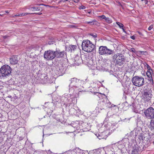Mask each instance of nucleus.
I'll return each mask as SVG.
<instances>
[{"label":"nucleus","mask_w":154,"mask_h":154,"mask_svg":"<svg viewBox=\"0 0 154 154\" xmlns=\"http://www.w3.org/2000/svg\"><path fill=\"white\" fill-rule=\"evenodd\" d=\"M139 138L140 140H144L145 137L142 134H141L140 135Z\"/></svg>","instance_id":"obj_31"},{"label":"nucleus","mask_w":154,"mask_h":154,"mask_svg":"<svg viewBox=\"0 0 154 154\" xmlns=\"http://www.w3.org/2000/svg\"><path fill=\"white\" fill-rule=\"evenodd\" d=\"M130 51L134 53V54H136L137 55H138V54H144V53H146V51L144 52L140 51H136L135 49L133 48H131Z\"/></svg>","instance_id":"obj_22"},{"label":"nucleus","mask_w":154,"mask_h":154,"mask_svg":"<svg viewBox=\"0 0 154 154\" xmlns=\"http://www.w3.org/2000/svg\"><path fill=\"white\" fill-rule=\"evenodd\" d=\"M75 3H77L80 0H72Z\"/></svg>","instance_id":"obj_42"},{"label":"nucleus","mask_w":154,"mask_h":154,"mask_svg":"<svg viewBox=\"0 0 154 154\" xmlns=\"http://www.w3.org/2000/svg\"><path fill=\"white\" fill-rule=\"evenodd\" d=\"M11 68L7 65H3L0 68V78H5L9 76L11 73Z\"/></svg>","instance_id":"obj_4"},{"label":"nucleus","mask_w":154,"mask_h":154,"mask_svg":"<svg viewBox=\"0 0 154 154\" xmlns=\"http://www.w3.org/2000/svg\"><path fill=\"white\" fill-rule=\"evenodd\" d=\"M144 114L146 118L151 119L154 118V109L149 107L144 112Z\"/></svg>","instance_id":"obj_13"},{"label":"nucleus","mask_w":154,"mask_h":154,"mask_svg":"<svg viewBox=\"0 0 154 154\" xmlns=\"http://www.w3.org/2000/svg\"><path fill=\"white\" fill-rule=\"evenodd\" d=\"M149 126L151 130H154V120H151V121Z\"/></svg>","instance_id":"obj_25"},{"label":"nucleus","mask_w":154,"mask_h":154,"mask_svg":"<svg viewBox=\"0 0 154 154\" xmlns=\"http://www.w3.org/2000/svg\"><path fill=\"white\" fill-rule=\"evenodd\" d=\"M131 38L133 40H134L135 39V37L134 35H133L131 36Z\"/></svg>","instance_id":"obj_39"},{"label":"nucleus","mask_w":154,"mask_h":154,"mask_svg":"<svg viewBox=\"0 0 154 154\" xmlns=\"http://www.w3.org/2000/svg\"><path fill=\"white\" fill-rule=\"evenodd\" d=\"M0 16H3V14H0Z\"/></svg>","instance_id":"obj_47"},{"label":"nucleus","mask_w":154,"mask_h":154,"mask_svg":"<svg viewBox=\"0 0 154 154\" xmlns=\"http://www.w3.org/2000/svg\"><path fill=\"white\" fill-rule=\"evenodd\" d=\"M103 133H105V131H104Z\"/></svg>","instance_id":"obj_49"},{"label":"nucleus","mask_w":154,"mask_h":154,"mask_svg":"<svg viewBox=\"0 0 154 154\" xmlns=\"http://www.w3.org/2000/svg\"><path fill=\"white\" fill-rule=\"evenodd\" d=\"M48 103H49V102H47V103H45V104L46 105V104H48ZM49 104H50V105H51L52 104V103H49Z\"/></svg>","instance_id":"obj_45"},{"label":"nucleus","mask_w":154,"mask_h":154,"mask_svg":"<svg viewBox=\"0 0 154 154\" xmlns=\"http://www.w3.org/2000/svg\"><path fill=\"white\" fill-rule=\"evenodd\" d=\"M70 94H64L61 98L60 103L62 106L65 105V106L73 103L75 104L77 102L76 97L78 94L75 92L71 93Z\"/></svg>","instance_id":"obj_1"},{"label":"nucleus","mask_w":154,"mask_h":154,"mask_svg":"<svg viewBox=\"0 0 154 154\" xmlns=\"http://www.w3.org/2000/svg\"><path fill=\"white\" fill-rule=\"evenodd\" d=\"M122 30H123V31L124 32H125V29L123 27L122 28Z\"/></svg>","instance_id":"obj_44"},{"label":"nucleus","mask_w":154,"mask_h":154,"mask_svg":"<svg viewBox=\"0 0 154 154\" xmlns=\"http://www.w3.org/2000/svg\"><path fill=\"white\" fill-rule=\"evenodd\" d=\"M86 23L87 24H90L91 25H95L97 26H98L99 24L98 23L96 20H94L91 21L86 22Z\"/></svg>","instance_id":"obj_23"},{"label":"nucleus","mask_w":154,"mask_h":154,"mask_svg":"<svg viewBox=\"0 0 154 154\" xmlns=\"http://www.w3.org/2000/svg\"><path fill=\"white\" fill-rule=\"evenodd\" d=\"M98 105V106L96 108L95 111L96 110V111H97V110H98V112H99V108L102 110L112 106L111 103L105 95H104V97L100 99Z\"/></svg>","instance_id":"obj_3"},{"label":"nucleus","mask_w":154,"mask_h":154,"mask_svg":"<svg viewBox=\"0 0 154 154\" xmlns=\"http://www.w3.org/2000/svg\"><path fill=\"white\" fill-rule=\"evenodd\" d=\"M105 20L107 23H111L112 22V20L109 17H106Z\"/></svg>","instance_id":"obj_28"},{"label":"nucleus","mask_w":154,"mask_h":154,"mask_svg":"<svg viewBox=\"0 0 154 154\" xmlns=\"http://www.w3.org/2000/svg\"><path fill=\"white\" fill-rule=\"evenodd\" d=\"M108 61V60L106 58L100 60L99 63L97 64V69L100 70H105V68L108 66L107 63Z\"/></svg>","instance_id":"obj_9"},{"label":"nucleus","mask_w":154,"mask_h":154,"mask_svg":"<svg viewBox=\"0 0 154 154\" xmlns=\"http://www.w3.org/2000/svg\"><path fill=\"white\" fill-rule=\"evenodd\" d=\"M98 136H97V137L99 139H102V138H103V137H100V134L99 135V134H98Z\"/></svg>","instance_id":"obj_41"},{"label":"nucleus","mask_w":154,"mask_h":154,"mask_svg":"<svg viewBox=\"0 0 154 154\" xmlns=\"http://www.w3.org/2000/svg\"><path fill=\"white\" fill-rule=\"evenodd\" d=\"M94 154H100V152L99 151H97L95 152Z\"/></svg>","instance_id":"obj_40"},{"label":"nucleus","mask_w":154,"mask_h":154,"mask_svg":"<svg viewBox=\"0 0 154 154\" xmlns=\"http://www.w3.org/2000/svg\"><path fill=\"white\" fill-rule=\"evenodd\" d=\"M126 119H125V120H124V121H125V120Z\"/></svg>","instance_id":"obj_50"},{"label":"nucleus","mask_w":154,"mask_h":154,"mask_svg":"<svg viewBox=\"0 0 154 154\" xmlns=\"http://www.w3.org/2000/svg\"><path fill=\"white\" fill-rule=\"evenodd\" d=\"M82 46V50L87 52H91L94 48V45L88 40H83Z\"/></svg>","instance_id":"obj_5"},{"label":"nucleus","mask_w":154,"mask_h":154,"mask_svg":"<svg viewBox=\"0 0 154 154\" xmlns=\"http://www.w3.org/2000/svg\"><path fill=\"white\" fill-rule=\"evenodd\" d=\"M57 71L58 72H57V74H58V75H62L65 72L64 69L62 66H61L57 68Z\"/></svg>","instance_id":"obj_20"},{"label":"nucleus","mask_w":154,"mask_h":154,"mask_svg":"<svg viewBox=\"0 0 154 154\" xmlns=\"http://www.w3.org/2000/svg\"><path fill=\"white\" fill-rule=\"evenodd\" d=\"M132 83L136 86L140 87L144 84V79L141 76H135L132 78Z\"/></svg>","instance_id":"obj_8"},{"label":"nucleus","mask_w":154,"mask_h":154,"mask_svg":"<svg viewBox=\"0 0 154 154\" xmlns=\"http://www.w3.org/2000/svg\"><path fill=\"white\" fill-rule=\"evenodd\" d=\"M29 14L26 13H21V14H19L18 15H14L13 16V17H22L23 16L25 15Z\"/></svg>","instance_id":"obj_26"},{"label":"nucleus","mask_w":154,"mask_h":154,"mask_svg":"<svg viewBox=\"0 0 154 154\" xmlns=\"http://www.w3.org/2000/svg\"><path fill=\"white\" fill-rule=\"evenodd\" d=\"M103 125H104V127H102L103 125L101 124L99 125L100 126H101V130H103L104 128V131L105 130V131L108 130H111V131H112L111 129L113 128V125L111 123L108 122V117H106L105 118L103 122Z\"/></svg>","instance_id":"obj_11"},{"label":"nucleus","mask_w":154,"mask_h":154,"mask_svg":"<svg viewBox=\"0 0 154 154\" xmlns=\"http://www.w3.org/2000/svg\"><path fill=\"white\" fill-rule=\"evenodd\" d=\"M121 80H119V81H120Z\"/></svg>","instance_id":"obj_54"},{"label":"nucleus","mask_w":154,"mask_h":154,"mask_svg":"<svg viewBox=\"0 0 154 154\" xmlns=\"http://www.w3.org/2000/svg\"><path fill=\"white\" fill-rule=\"evenodd\" d=\"M55 57L57 58H61L63 57L65 54V51H55Z\"/></svg>","instance_id":"obj_18"},{"label":"nucleus","mask_w":154,"mask_h":154,"mask_svg":"<svg viewBox=\"0 0 154 154\" xmlns=\"http://www.w3.org/2000/svg\"><path fill=\"white\" fill-rule=\"evenodd\" d=\"M152 94L148 90L145 91L143 94L142 99L145 102H148L152 97Z\"/></svg>","instance_id":"obj_14"},{"label":"nucleus","mask_w":154,"mask_h":154,"mask_svg":"<svg viewBox=\"0 0 154 154\" xmlns=\"http://www.w3.org/2000/svg\"><path fill=\"white\" fill-rule=\"evenodd\" d=\"M98 17L100 18V19H105H105L106 18V16L104 15H103L100 16H98Z\"/></svg>","instance_id":"obj_34"},{"label":"nucleus","mask_w":154,"mask_h":154,"mask_svg":"<svg viewBox=\"0 0 154 154\" xmlns=\"http://www.w3.org/2000/svg\"><path fill=\"white\" fill-rule=\"evenodd\" d=\"M153 28V25H151L148 28V30L149 31H150Z\"/></svg>","instance_id":"obj_36"},{"label":"nucleus","mask_w":154,"mask_h":154,"mask_svg":"<svg viewBox=\"0 0 154 154\" xmlns=\"http://www.w3.org/2000/svg\"><path fill=\"white\" fill-rule=\"evenodd\" d=\"M77 47L76 45H70L69 47V51L71 52H73L76 49Z\"/></svg>","instance_id":"obj_24"},{"label":"nucleus","mask_w":154,"mask_h":154,"mask_svg":"<svg viewBox=\"0 0 154 154\" xmlns=\"http://www.w3.org/2000/svg\"><path fill=\"white\" fill-rule=\"evenodd\" d=\"M121 142V143H123V141H122Z\"/></svg>","instance_id":"obj_51"},{"label":"nucleus","mask_w":154,"mask_h":154,"mask_svg":"<svg viewBox=\"0 0 154 154\" xmlns=\"http://www.w3.org/2000/svg\"><path fill=\"white\" fill-rule=\"evenodd\" d=\"M86 64L88 67L90 68L91 69H94L96 67V66H94L93 65V62L92 60H89L88 61L86 62Z\"/></svg>","instance_id":"obj_19"},{"label":"nucleus","mask_w":154,"mask_h":154,"mask_svg":"<svg viewBox=\"0 0 154 154\" xmlns=\"http://www.w3.org/2000/svg\"><path fill=\"white\" fill-rule=\"evenodd\" d=\"M125 146V145H120L119 146V148H122V147H124Z\"/></svg>","instance_id":"obj_38"},{"label":"nucleus","mask_w":154,"mask_h":154,"mask_svg":"<svg viewBox=\"0 0 154 154\" xmlns=\"http://www.w3.org/2000/svg\"><path fill=\"white\" fill-rule=\"evenodd\" d=\"M55 51L49 50L45 51L44 54V58L48 60H52L55 57Z\"/></svg>","instance_id":"obj_10"},{"label":"nucleus","mask_w":154,"mask_h":154,"mask_svg":"<svg viewBox=\"0 0 154 154\" xmlns=\"http://www.w3.org/2000/svg\"><path fill=\"white\" fill-rule=\"evenodd\" d=\"M153 143L154 144V141L153 142Z\"/></svg>","instance_id":"obj_53"},{"label":"nucleus","mask_w":154,"mask_h":154,"mask_svg":"<svg viewBox=\"0 0 154 154\" xmlns=\"http://www.w3.org/2000/svg\"><path fill=\"white\" fill-rule=\"evenodd\" d=\"M5 12L7 13H9V11H6Z\"/></svg>","instance_id":"obj_46"},{"label":"nucleus","mask_w":154,"mask_h":154,"mask_svg":"<svg viewBox=\"0 0 154 154\" xmlns=\"http://www.w3.org/2000/svg\"><path fill=\"white\" fill-rule=\"evenodd\" d=\"M137 32H138V33H139V35H143V34H142V33L140 32L139 31H138Z\"/></svg>","instance_id":"obj_43"},{"label":"nucleus","mask_w":154,"mask_h":154,"mask_svg":"<svg viewBox=\"0 0 154 154\" xmlns=\"http://www.w3.org/2000/svg\"><path fill=\"white\" fill-rule=\"evenodd\" d=\"M142 1H143V0H141Z\"/></svg>","instance_id":"obj_56"},{"label":"nucleus","mask_w":154,"mask_h":154,"mask_svg":"<svg viewBox=\"0 0 154 154\" xmlns=\"http://www.w3.org/2000/svg\"><path fill=\"white\" fill-rule=\"evenodd\" d=\"M91 35L94 37H97V34H91Z\"/></svg>","instance_id":"obj_37"},{"label":"nucleus","mask_w":154,"mask_h":154,"mask_svg":"<svg viewBox=\"0 0 154 154\" xmlns=\"http://www.w3.org/2000/svg\"><path fill=\"white\" fill-rule=\"evenodd\" d=\"M4 38H6V36H4Z\"/></svg>","instance_id":"obj_48"},{"label":"nucleus","mask_w":154,"mask_h":154,"mask_svg":"<svg viewBox=\"0 0 154 154\" xmlns=\"http://www.w3.org/2000/svg\"><path fill=\"white\" fill-rule=\"evenodd\" d=\"M116 23L117 24V25L119 26L120 28H122L124 27V26L123 24L119 22H117Z\"/></svg>","instance_id":"obj_32"},{"label":"nucleus","mask_w":154,"mask_h":154,"mask_svg":"<svg viewBox=\"0 0 154 154\" xmlns=\"http://www.w3.org/2000/svg\"><path fill=\"white\" fill-rule=\"evenodd\" d=\"M113 60L118 65L121 66L125 62L124 55L120 53H117L113 56Z\"/></svg>","instance_id":"obj_6"},{"label":"nucleus","mask_w":154,"mask_h":154,"mask_svg":"<svg viewBox=\"0 0 154 154\" xmlns=\"http://www.w3.org/2000/svg\"><path fill=\"white\" fill-rule=\"evenodd\" d=\"M66 154H87V152L83 150L78 149L75 151H69L65 153Z\"/></svg>","instance_id":"obj_15"},{"label":"nucleus","mask_w":154,"mask_h":154,"mask_svg":"<svg viewBox=\"0 0 154 154\" xmlns=\"http://www.w3.org/2000/svg\"><path fill=\"white\" fill-rule=\"evenodd\" d=\"M70 83L69 85V92H75V94H78L83 88L81 85L82 81L75 78H73L70 80Z\"/></svg>","instance_id":"obj_2"},{"label":"nucleus","mask_w":154,"mask_h":154,"mask_svg":"<svg viewBox=\"0 0 154 154\" xmlns=\"http://www.w3.org/2000/svg\"><path fill=\"white\" fill-rule=\"evenodd\" d=\"M98 52L101 55L109 56L112 54L113 51L108 48L106 46H102L99 47Z\"/></svg>","instance_id":"obj_7"},{"label":"nucleus","mask_w":154,"mask_h":154,"mask_svg":"<svg viewBox=\"0 0 154 154\" xmlns=\"http://www.w3.org/2000/svg\"><path fill=\"white\" fill-rule=\"evenodd\" d=\"M144 66L147 69H148V70H151L152 71V69L151 68V67L149 66L148 64L146 63H145L144 64Z\"/></svg>","instance_id":"obj_27"},{"label":"nucleus","mask_w":154,"mask_h":154,"mask_svg":"<svg viewBox=\"0 0 154 154\" xmlns=\"http://www.w3.org/2000/svg\"><path fill=\"white\" fill-rule=\"evenodd\" d=\"M71 1L70 0H61L58 2V3L59 4L61 2H70Z\"/></svg>","instance_id":"obj_33"},{"label":"nucleus","mask_w":154,"mask_h":154,"mask_svg":"<svg viewBox=\"0 0 154 154\" xmlns=\"http://www.w3.org/2000/svg\"><path fill=\"white\" fill-rule=\"evenodd\" d=\"M152 71L148 70L146 72V75L148 78V80L152 84H153V82L152 77Z\"/></svg>","instance_id":"obj_16"},{"label":"nucleus","mask_w":154,"mask_h":154,"mask_svg":"<svg viewBox=\"0 0 154 154\" xmlns=\"http://www.w3.org/2000/svg\"><path fill=\"white\" fill-rule=\"evenodd\" d=\"M79 8L80 9H84L85 8V7L83 5H81L79 7Z\"/></svg>","instance_id":"obj_35"},{"label":"nucleus","mask_w":154,"mask_h":154,"mask_svg":"<svg viewBox=\"0 0 154 154\" xmlns=\"http://www.w3.org/2000/svg\"><path fill=\"white\" fill-rule=\"evenodd\" d=\"M96 94H99L98 93H97Z\"/></svg>","instance_id":"obj_55"},{"label":"nucleus","mask_w":154,"mask_h":154,"mask_svg":"<svg viewBox=\"0 0 154 154\" xmlns=\"http://www.w3.org/2000/svg\"><path fill=\"white\" fill-rule=\"evenodd\" d=\"M32 10L33 11H39L40 10V8L37 7H35L31 8Z\"/></svg>","instance_id":"obj_29"},{"label":"nucleus","mask_w":154,"mask_h":154,"mask_svg":"<svg viewBox=\"0 0 154 154\" xmlns=\"http://www.w3.org/2000/svg\"><path fill=\"white\" fill-rule=\"evenodd\" d=\"M94 84L96 85V83H94Z\"/></svg>","instance_id":"obj_52"},{"label":"nucleus","mask_w":154,"mask_h":154,"mask_svg":"<svg viewBox=\"0 0 154 154\" xmlns=\"http://www.w3.org/2000/svg\"><path fill=\"white\" fill-rule=\"evenodd\" d=\"M74 60L75 63L77 65H79L82 62V60L81 57L78 55L75 56Z\"/></svg>","instance_id":"obj_17"},{"label":"nucleus","mask_w":154,"mask_h":154,"mask_svg":"<svg viewBox=\"0 0 154 154\" xmlns=\"http://www.w3.org/2000/svg\"><path fill=\"white\" fill-rule=\"evenodd\" d=\"M132 154H138L137 150L136 149L133 148V150L132 151Z\"/></svg>","instance_id":"obj_30"},{"label":"nucleus","mask_w":154,"mask_h":154,"mask_svg":"<svg viewBox=\"0 0 154 154\" xmlns=\"http://www.w3.org/2000/svg\"><path fill=\"white\" fill-rule=\"evenodd\" d=\"M9 60L11 64L12 65H14L17 63L18 61L17 58L14 56L10 58Z\"/></svg>","instance_id":"obj_21"},{"label":"nucleus","mask_w":154,"mask_h":154,"mask_svg":"<svg viewBox=\"0 0 154 154\" xmlns=\"http://www.w3.org/2000/svg\"><path fill=\"white\" fill-rule=\"evenodd\" d=\"M81 125H80L78 121H77L76 122H73L71 124V125H70L69 128L73 129V131H71L70 132H75L76 130L78 131V132H79L81 129Z\"/></svg>","instance_id":"obj_12"}]
</instances>
